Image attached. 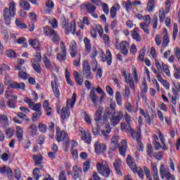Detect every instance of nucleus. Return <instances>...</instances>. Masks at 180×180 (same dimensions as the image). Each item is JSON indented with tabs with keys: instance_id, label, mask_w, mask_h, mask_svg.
<instances>
[{
	"instance_id": "09e8293b",
	"label": "nucleus",
	"mask_w": 180,
	"mask_h": 180,
	"mask_svg": "<svg viewBox=\"0 0 180 180\" xmlns=\"http://www.w3.org/2000/svg\"><path fill=\"white\" fill-rule=\"evenodd\" d=\"M49 23L51 25L53 29H57L58 27V22L56 18H51L49 20Z\"/></svg>"
},
{
	"instance_id": "5701e85b",
	"label": "nucleus",
	"mask_w": 180,
	"mask_h": 180,
	"mask_svg": "<svg viewBox=\"0 0 180 180\" xmlns=\"http://www.w3.org/2000/svg\"><path fill=\"white\" fill-rule=\"evenodd\" d=\"M42 107L46 112V116H51L53 114V108L50 107V103H49V101L45 100L43 103Z\"/></svg>"
},
{
	"instance_id": "20e7f679",
	"label": "nucleus",
	"mask_w": 180,
	"mask_h": 180,
	"mask_svg": "<svg viewBox=\"0 0 180 180\" xmlns=\"http://www.w3.org/2000/svg\"><path fill=\"white\" fill-rule=\"evenodd\" d=\"M56 140L58 143L60 141L63 142V148L64 151H68V147H70V138L68 137V134L65 132V131H58V129L56 130Z\"/></svg>"
},
{
	"instance_id": "a18cd8bd",
	"label": "nucleus",
	"mask_w": 180,
	"mask_h": 180,
	"mask_svg": "<svg viewBox=\"0 0 180 180\" xmlns=\"http://www.w3.org/2000/svg\"><path fill=\"white\" fill-rule=\"evenodd\" d=\"M42 113L43 112L41 111H38L37 112H34L32 114V121L37 122V120H40V117H41Z\"/></svg>"
},
{
	"instance_id": "37998d69",
	"label": "nucleus",
	"mask_w": 180,
	"mask_h": 180,
	"mask_svg": "<svg viewBox=\"0 0 180 180\" xmlns=\"http://www.w3.org/2000/svg\"><path fill=\"white\" fill-rule=\"evenodd\" d=\"M15 25L18 27H20V29H27V25H26L23 21H22L20 19H16L15 20Z\"/></svg>"
},
{
	"instance_id": "2f4dec72",
	"label": "nucleus",
	"mask_w": 180,
	"mask_h": 180,
	"mask_svg": "<svg viewBox=\"0 0 180 180\" xmlns=\"http://www.w3.org/2000/svg\"><path fill=\"white\" fill-rule=\"evenodd\" d=\"M0 123L4 127H8L9 124V119L6 115H0Z\"/></svg>"
},
{
	"instance_id": "72a5a7b5",
	"label": "nucleus",
	"mask_w": 180,
	"mask_h": 180,
	"mask_svg": "<svg viewBox=\"0 0 180 180\" xmlns=\"http://www.w3.org/2000/svg\"><path fill=\"white\" fill-rule=\"evenodd\" d=\"M29 44L37 51H40V42L37 39H30Z\"/></svg>"
},
{
	"instance_id": "603ef678",
	"label": "nucleus",
	"mask_w": 180,
	"mask_h": 180,
	"mask_svg": "<svg viewBox=\"0 0 180 180\" xmlns=\"http://www.w3.org/2000/svg\"><path fill=\"white\" fill-rule=\"evenodd\" d=\"M136 172H134V173L137 172L139 178L141 179H144V172L143 171V169H141V167H136Z\"/></svg>"
},
{
	"instance_id": "473e14b6",
	"label": "nucleus",
	"mask_w": 180,
	"mask_h": 180,
	"mask_svg": "<svg viewBox=\"0 0 180 180\" xmlns=\"http://www.w3.org/2000/svg\"><path fill=\"white\" fill-rule=\"evenodd\" d=\"M121 130L123 133H130L131 129V125L130 124H126V122H121Z\"/></svg>"
},
{
	"instance_id": "cd10ccee",
	"label": "nucleus",
	"mask_w": 180,
	"mask_h": 180,
	"mask_svg": "<svg viewBox=\"0 0 180 180\" xmlns=\"http://www.w3.org/2000/svg\"><path fill=\"white\" fill-rule=\"evenodd\" d=\"M81 172H82V169L80 167H78V166H74L72 167V173L73 179H78V178H79V174H81Z\"/></svg>"
},
{
	"instance_id": "13d9d810",
	"label": "nucleus",
	"mask_w": 180,
	"mask_h": 180,
	"mask_svg": "<svg viewBox=\"0 0 180 180\" xmlns=\"http://www.w3.org/2000/svg\"><path fill=\"white\" fill-rule=\"evenodd\" d=\"M110 129H107L106 131L103 130L101 131V136L108 141L109 140V134L110 133Z\"/></svg>"
},
{
	"instance_id": "b1692460",
	"label": "nucleus",
	"mask_w": 180,
	"mask_h": 180,
	"mask_svg": "<svg viewBox=\"0 0 180 180\" xmlns=\"http://www.w3.org/2000/svg\"><path fill=\"white\" fill-rule=\"evenodd\" d=\"M127 162L129 165V167L131 168V171L133 172H136V168L137 167V165H136V162H134V159L131 158L130 155L127 156Z\"/></svg>"
},
{
	"instance_id": "9d476101",
	"label": "nucleus",
	"mask_w": 180,
	"mask_h": 180,
	"mask_svg": "<svg viewBox=\"0 0 180 180\" xmlns=\"http://www.w3.org/2000/svg\"><path fill=\"white\" fill-rule=\"evenodd\" d=\"M69 53L72 58H75V57H77V54H78V46L77 41L74 39L71 41L69 45Z\"/></svg>"
},
{
	"instance_id": "6e6552de",
	"label": "nucleus",
	"mask_w": 180,
	"mask_h": 180,
	"mask_svg": "<svg viewBox=\"0 0 180 180\" xmlns=\"http://www.w3.org/2000/svg\"><path fill=\"white\" fill-rule=\"evenodd\" d=\"M56 58L58 61H65L67 58V48L64 41H60V53H58Z\"/></svg>"
},
{
	"instance_id": "79ce46f5",
	"label": "nucleus",
	"mask_w": 180,
	"mask_h": 180,
	"mask_svg": "<svg viewBox=\"0 0 180 180\" xmlns=\"http://www.w3.org/2000/svg\"><path fill=\"white\" fill-rule=\"evenodd\" d=\"M146 51H147V50L146 49V46L142 47V49H141L140 52H139V61H140L141 63L144 61V57L146 56Z\"/></svg>"
},
{
	"instance_id": "49530a36",
	"label": "nucleus",
	"mask_w": 180,
	"mask_h": 180,
	"mask_svg": "<svg viewBox=\"0 0 180 180\" xmlns=\"http://www.w3.org/2000/svg\"><path fill=\"white\" fill-rule=\"evenodd\" d=\"M6 105L8 108H10L11 109H15L16 108V101L13 99H9L6 102Z\"/></svg>"
},
{
	"instance_id": "de8ad7c7",
	"label": "nucleus",
	"mask_w": 180,
	"mask_h": 180,
	"mask_svg": "<svg viewBox=\"0 0 180 180\" xmlns=\"http://www.w3.org/2000/svg\"><path fill=\"white\" fill-rule=\"evenodd\" d=\"M5 133L8 139H11L15 133V129L13 128H8L6 129Z\"/></svg>"
},
{
	"instance_id": "bf43d9fd",
	"label": "nucleus",
	"mask_w": 180,
	"mask_h": 180,
	"mask_svg": "<svg viewBox=\"0 0 180 180\" xmlns=\"http://www.w3.org/2000/svg\"><path fill=\"white\" fill-rule=\"evenodd\" d=\"M173 68L174 69V71H175L174 74V78H176V79H179V78H180V69L176 67V65H173Z\"/></svg>"
},
{
	"instance_id": "7ed1b4c3",
	"label": "nucleus",
	"mask_w": 180,
	"mask_h": 180,
	"mask_svg": "<svg viewBox=\"0 0 180 180\" xmlns=\"http://www.w3.org/2000/svg\"><path fill=\"white\" fill-rule=\"evenodd\" d=\"M15 15L16 4H15V1H11L9 4V8L6 7L3 11V18L5 23L10 25L11 22V18H15Z\"/></svg>"
},
{
	"instance_id": "4be33fe9",
	"label": "nucleus",
	"mask_w": 180,
	"mask_h": 180,
	"mask_svg": "<svg viewBox=\"0 0 180 180\" xmlns=\"http://www.w3.org/2000/svg\"><path fill=\"white\" fill-rule=\"evenodd\" d=\"M168 44H169V37L168 36V31L166 28L163 29V41L162 43V46L163 49L168 47Z\"/></svg>"
},
{
	"instance_id": "4468645a",
	"label": "nucleus",
	"mask_w": 180,
	"mask_h": 180,
	"mask_svg": "<svg viewBox=\"0 0 180 180\" xmlns=\"http://www.w3.org/2000/svg\"><path fill=\"white\" fill-rule=\"evenodd\" d=\"M94 149L96 154H101L102 153H105L107 150L106 145L100 143L99 141H96L94 143Z\"/></svg>"
},
{
	"instance_id": "0e129e2a",
	"label": "nucleus",
	"mask_w": 180,
	"mask_h": 180,
	"mask_svg": "<svg viewBox=\"0 0 180 180\" xmlns=\"http://www.w3.org/2000/svg\"><path fill=\"white\" fill-rule=\"evenodd\" d=\"M39 130L41 133H46L47 131V126L42 122H40L39 124Z\"/></svg>"
},
{
	"instance_id": "ddd939ff",
	"label": "nucleus",
	"mask_w": 180,
	"mask_h": 180,
	"mask_svg": "<svg viewBox=\"0 0 180 180\" xmlns=\"http://www.w3.org/2000/svg\"><path fill=\"white\" fill-rule=\"evenodd\" d=\"M65 32L66 34H70V33L75 34V32H77V22H75V20H72L71 24L68 25L65 27Z\"/></svg>"
},
{
	"instance_id": "ea45409f",
	"label": "nucleus",
	"mask_w": 180,
	"mask_h": 180,
	"mask_svg": "<svg viewBox=\"0 0 180 180\" xmlns=\"http://www.w3.org/2000/svg\"><path fill=\"white\" fill-rule=\"evenodd\" d=\"M155 0H148L146 9L148 12H153L155 8Z\"/></svg>"
},
{
	"instance_id": "4d7b16f0",
	"label": "nucleus",
	"mask_w": 180,
	"mask_h": 180,
	"mask_svg": "<svg viewBox=\"0 0 180 180\" xmlns=\"http://www.w3.org/2000/svg\"><path fill=\"white\" fill-rule=\"evenodd\" d=\"M29 132L30 133L31 136H36V133H37V128H36V125H30Z\"/></svg>"
},
{
	"instance_id": "393cba45",
	"label": "nucleus",
	"mask_w": 180,
	"mask_h": 180,
	"mask_svg": "<svg viewBox=\"0 0 180 180\" xmlns=\"http://www.w3.org/2000/svg\"><path fill=\"white\" fill-rule=\"evenodd\" d=\"M81 8H85L86 12L89 13H94V12L96 11V6H95V5L92 4L91 3L84 4L81 6Z\"/></svg>"
},
{
	"instance_id": "c85d7f7f",
	"label": "nucleus",
	"mask_w": 180,
	"mask_h": 180,
	"mask_svg": "<svg viewBox=\"0 0 180 180\" xmlns=\"http://www.w3.org/2000/svg\"><path fill=\"white\" fill-rule=\"evenodd\" d=\"M120 153L122 157L126 156V151H127V141L126 140H122V145L120 147Z\"/></svg>"
},
{
	"instance_id": "680f3d73",
	"label": "nucleus",
	"mask_w": 180,
	"mask_h": 180,
	"mask_svg": "<svg viewBox=\"0 0 180 180\" xmlns=\"http://www.w3.org/2000/svg\"><path fill=\"white\" fill-rule=\"evenodd\" d=\"M131 8H133V4L130 0H127L125 2V9L127 12H131Z\"/></svg>"
},
{
	"instance_id": "1a4fd4ad",
	"label": "nucleus",
	"mask_w": 180,
	"mask_h": 180,
	"mask_svg": "<svg viewBox=\"0 0 180 180\" xmlns=\"http://www.w3.org/2000/svg\"><path fill=\"white\" fill-rule=\"evenodd\" d=\"M100 57L103 63H107L108 65H112V53L109 49L106 50L105 55L103 51H101Z\"/></svg>"
},
{
	"instance_id": "6ab92c4d",
	"label": "nucleus",
	"mask_w": 180,
	"mask_h": 180,
	"mask_svg": "<svg viewBox=\"0 0 180 180\" xmlns=\"http://www.w3.org/2000/svg\"><path fill=\"white\" fill-rule=\"evenodd\" d=\"M124 106L128 113H136L139 111V105L134 107L129 101L125 102Z\"/></svg>"
},
{
	"instance_id": "f03ea898",
	"label": "nucleus",
	"mask_w": 180,
	"mask_h": 180,
	"mask_svg": "<svg viewBox=\"0 0 180 180\" xmlns=\"http://www.w3.org/2000/svg\"><path fill=\"white\" fill-rule=\"evenodd\" d=\"M133 72L127 73L126 71L123 72V75L124 77V81L126 84H128L129 85L131 89H135L136 86L134 84H138L139 83V75L137 74V70H136V67L133 66L132 67Z\"/></svg>"
},
{
	"instance_id": "a19ab883",
	"label": "nucleus",
	"mask_w": 180,
	"mask_h": 180,
	"mask_svg": "<svg viewBox=\"0 0 180 180\" xmlns=\"http://www.w3.org/2000/svg\"><path fill=\"white\" fill-rule=\"evenodd\" d=\"M119 143V136L117 135H114L111 138V147L114 148H117V144Z\"/></svg>"
},
{
	"instance_id": "a211bd4d",
	"label": "nucleus",
	"mask_w": 180,
	"mask_h": 180,
	"mask_svg": "<svg viewBox=\"0 0 180 180\" xmlns=\"http://www.w3.org/2000/svg\"><path fill=\"white\" fill-rule=\"evenodd\" d=\"M80 133L82 135V140H84L86 144H91V141H92L91 133L89 131H85V129H82Z\"/></svg>"
},
{
	"instance_id": "aec40b11",
	"label": "nucleus",
	"mask_w": 180,
	"mask_h": 180,
	"mask_svg": "<svg viewBox=\"0 0 180 180\" xmlns=\"http://www.w3.org/2000/svg\"><path fill=\"white\" fill-rule=\"evenodd\" d=\"M89 98L91 100L94 106H95V108H98V101H99V97L96 95V94H95L94 89H91L90 91Z\"/></svg>"
},
{
	"instance_id": "423d86ee",
	"label": "nucleus",
	"mask_w": 180,
	"mask_h": 180,
	"mask_svg": "<svg viewBox=\"0 0 180 180\" xmlns=\"http://www.w3.org/2000/svg\"><path fill=\"white\" fill-rule=\"evenodd\" d=\"M83 67V75L86 79H92L94 78V74L91 72V65L87 60H84L82 63Z\"/></svg>"
},
{
	"instance_id": "c9c22d12",
	"label": "nucleus",
	"mask_w": 180,
	"mask_h": 180,
	"mask_svg": "<svg viewBox=\"0 0 180 180\" xmlns=\"http://www.w3.org/2000/svg\"><path fill=\"white\" fill-rule=\"evenodd\" d=\"M65 77L66 78L68 84L70 85V86H74V82H72V80L71 79V73L68 72V68H65Z\"/></svg>"
},
{
	"instance_id": "774afa93",
	"label": "nucleus",
	"mask_w": 180,
	"mask_h": 180,
	"mask_svg": "<svg viewBox=\"0 0 180 180\" xmlns=\"http://www.w3.org/2000/svg\"><path fill=\"white\" fill-rule=\"evenodd\" d=\"M174 55L176 57L179 63H180V49H179V48L176 47L174 49Z\"/></svg>"
},
{
	"instance_id": "6e6d98bb",
	"label": "nucleus",
	"mask_w": 180,
	"mask_h": 180,
	"mask_svg": "<svg viewBox=\"0 0 180 180\" xmlns=\"http://www.w3.org/2000/svg\"><path fill=\"white\" fill-rule=\"evenodd\" d=\"M162 68L164 72H165L166 75H167V77H171V72H169V69L168 68V65H167V64L162 63Z\"/></svg>"
},
{
	"instance_id": "7c9ffc66",
	"label": "nucleus",
	"mask_w": 180,
	"mask_h": 180,
	"mask_svg": "<svg viewBox=\"0 0 180 180\" xmlns=\"http://www.w3.org/2000/svg\"><path fill=\"white\" fill-rule=\"evenodd\" d=\"M33 160L35 165H39V169H41V168H43V165H41V162H43V156H41V155H35L33 156Z\"/></svg>"
},
{
	"instance_id": "c03bdc74",
	"label": "nucleus",
	"mask_w": 180,
	"mask_h": 180,
	"mask_svg": "<svg viewBox=\"0 0 180 180\" xmlns=\"http://www.w3.org/2000/svg\"><path fill=\"white\" fill-rule=\"evenodd\" d=\"M115 101L119 106H122V94L120 91H117L115 93Z\"/></svg>"
},
{
	"instance_id": "3c124183",
	"label": "nucleus",
	"mask_w": 180,
	"mask_h": 180,
	"mask_svg": "<svg viewBox=\"0 0 180 180\" xmlns=\"http://www.w3.org/2000/svg\"><path fill=\"white\" fill-rule=\"evenodd\" d=\"M150 25H148V24L146 23H144V22H141L140 24V27L142 30H143V32H145L146 33H147L148 34H150V30L148 29V27Z\"/></svg>"
},
{
	"instance_id": "69168bd1",
	"label": "nucleus",
	"mask_w": 180,
	"mask_h": 180,
	"mask_svg": "<svg viewBox=\"0 0 180 180\" xmlns=\"http://www.w3.org/2000/svg\"><path fill=\"white\" fill-rule=\"evenodd\" d=\"M96 30H97L100 37H102L103 36V27H102V25H97L96 26Z\"/></svg>"
},
{
	"instance_id": "864d4df0",
	"label": "nucleus",
	"mask_w": 180,
	"mask_h": 180,
	"mask_svg": "<svg viewBox=\"0 0 180 180\" xmlns=\"http://www.w3.org/2000/svg\"><path fill=\"white\" fill-rule=\"evenodd\" d=\"M91 168V162L89 160L86 161L83 163V171L84 172H88Z\"/></svg>"
},
{
	"instance_id": "5fc2aeb1",
	"label": "nucleus",
	"mask_w": 180,
	"mask_h": 180,
	"mask_svg": "<svg viewBox=\"0 0 180 180\" xmlns=\"http://www.w3.org/2000/svg\"><path fill=\"white\" fill-rule=\"evenodd\" d=\"M18 77L22 78V79H27V78H30V75L27 74V72L24 71H20L18 72Z\"/></svg>"
},
{
	"instance_id": "2eb2a0df",
	"label": "nucleus",
	"mask_w": 180,
	"mask_h": 180,
	"mask_svg": "<svg viewBox=\"0 0 180 180\" xmlns=\"http://www.w3.org/2000/svg\"><path fill=\"white\" fill-rule=\"evenodd\" d=\"M160 178L162 179H164V178H166L167 180H169V176L171 175V173L169 172V169L167 168H165V166L164 165H161L160 168Z\"/></svg>"
},
{
	"instance_id": "bb28decb",
	"label": "nucleus",
	"mask_w": 180,
	"mask_h": 180,
	"mask_svg": "<svg viewBox=\"0 0 180 180\" xmlns=\"http://www.w3.org/2000/svg\"><path fill=\"white\" fill-rule=\"evenodd\" d=\"M70 108H67V107H63L60 111V117L63 120H65V119H68L70 117Z\"/></svg>"
},
{
	"instance_id": "f257e3e1",
	"label": "nucleus",
	"mask_w": 180,
	"mask_h": 180,
	"mask_svg": "<svg viewBox=\"0 0 180 180\" xmlns=\"http://www.w3.org/2000/svg\"><path fill=\"white\" fill-rule=\"evenodd\" d=\"M102 113H103V107L100 106L97 109L94 115V120L97 127H101L105 124V122L110 120V124L115 127L120 123V120L123 119V111L119 110L116 112V104L111 103L110 107L107 108L104 112L102 120Z\"/></svg>"
},
{
	"instance_id": "0eeeda50",
	"label": "nucleus",
	"mask_w": 180,
	"mask_h": 180,
	"mask_svg": "<svg viewBox=\"0 0 180 180\" xmlns=\"http://www.w3.org/2000/svg\"><path fill=\"white\" fill-rule=\"evenodd\" d=\"M97 169L99 174L104 176V178H109V175H110V168H109V166L98 163Z\"/></svg>"
},
{
	"instance_id": "58836bf2",
	"label": "nucleus",
	"mask_w": 180,
	"mask_h": 180,
	"mask_svg": "<svg viewBox=\"0 0 180 180\" xmlns=\"http://www.w3.org/2000/svg\"><path fill=\"white\" fill-rule=\"evenodd\" d=\"M30 109H32V110H34V112H41V103H32V105L30 107Z\"/></svg>"
},
{
	"instance_id": "f3484780",
	"label": "nucleus",
	"mask_w": 180,
	"mask_h": 180,
	"mask_svg": "<svg viewBox=\"0 0 180 180\" xmlns=\"http://www.w3.org/2000/svg\"><path fill=\"white\" fill-rule=\"evenodd\" d=\"M9 88H13V89H21L22 91H25V88H26V85L25 84L24 82L18 83L16 82H11L9 83L8 89H9Z\"/></svg>"
},
{
	"instance_id": "c756f323",
	"label": "nucleus",
	"mask_w": 180,
	"mask_h": 180,
	"mask_svg": "<svg viewBox=\"0 0 180 180\" xmlns=\"http://www.w3.org/2000/svg\"><path fill=\"white\" fill-rule=\"evenodd\" d=\"M51 86L53 94L56 98H60V90L58 89V85L57 84V81L51 82Z\"/></svg>"
},
{
	"instance_id": "f704fd0d",
	"label": "nucleus",
	"mask_w": 180,
	"mask_h": 180,
	"mask_svg": "<svg viewBox=\"0 0 180 180\" xmlns=\"http://www.w3.org/2000/svg\"><path fill=\"white\" fill-rule=\"evenodd\" d=\"M19 6L24 11H30V4L26 0H21L19 2Z\"/></svg>"
},
{
	"instance_id": "4c0bfd02",
	"label": "nucleus",
	"mask_w": 180,
	"mask_h": 180,
	"mask_svg": "<svg viewBox=\"0 0 180 180\" xmlns=\"http://www.w3.org/2000/svg\"><path fill=\"white\" fill-rule=\"evenodd\" d=\"M84 43L85 46V52L86 54H89V53L91 51V39L86 37L84 39Z\"/></svg>"
},
{
	"instance_id": "a878e982",
	"label": "nucleus",
	"mask_w": 180,
	"mask_h": 180,
	"mask_svg": "<svg viewBox=\"0 0 180 180\" xmlns=\"http://www.w3.org/2000/svg\"><path fill=\"white\" fill-rule=\"evenodd\" d=\"M131 137L134 140H136V141H139L140 140V137H141V129L140 127L137 129V131L136 132L134 129H131Z\"/></svg>"
},
{
	"instance_id": "338daca9",
	"label": "nucleus",
	"mask_w": 180,
	"mask_h": 180,
	"mask_svg": "<svg viewBox=\"0 0 180 180\" xmlns=\"http://www.w3.org/2000/svg\"><path fill=\"white\" fill-rule=\"evenodd\" d=\"M59 180H68L65 170H62L59 174Z\"/></svg>"
},
{
	"instance_id": "052dcab7",
	"label": "nucleus",
	"mask_w": 180,
	"mask_h": 180,
	"mask_svg": "<svg viewBox=\"0 0 180 180\" xmlns=\"http://www.w3.org/2000/svg\"><path fill=\"white\" fill-rule=\"evenodd\" d=\"M177 36H178V24L174 23L173 27V40H176Z\"/></svg>"
},
{
	"instance_id": "dca6fc26",
	"label": "nucleus",
	"mask_w": 180,
	"mask_h": 180,
	"mask_svg": "<svg viewBox=\"0 0 180 180\" xmlns=\"http://www.w3.org/2000/svg\"><path fill=\"white\" fill-rule=\"evenodd\" d=\"M30 63L34 71L37 72V74H41V65H40V61L34 58H32Z\"/></svg>"
},
{
	"instance_id": "8fccbe9b",
	"label": "nucleus",
	"mask_w": 180,
	"mask_h": 180,
	"mask_svg": "<svg viewBox=\"0 0 180 180\" xmlns=\"http://www.w3.org/2000/svg\"><path fill=\"white\" fill-rule=\"evenodd\" d=\"M114 168L117 174V175H120V176H122L123 174L122 173V171L120 170V166L119 165L118 162H115L113 164Z\"/></svg>"
},
{
	"instance_id": "f8f14e48",
	"label": "nucleus",
	"mask_w": 180,
	"mask_h": 180,
	"mask_svg": "<svg viewBox=\"0 0 180 180\" xmlns=\"http://www.w3.org/2000/svg\"><path fill=\"white\" fill-rule=\"evenodd\" d=\"M117 50H120V53L123 54L124 56H127L129 54V50L127 49V47H129V43L126 41H122L120 46L116 45Z\"/></svg>"
},
{
	"instance_id": "e433bc0d",
	"label": "nucleus",
	"mask_w": 180,
	"mask_h": 180,
	"mask_svg": "<svg viewBox=\"0 0 180 180\" xmlns=\"http://www.w3.org/2000/svg\"><path fill=\"white\" fill-rule=\"evenodd\" d=\"M16 137L19 141H22L23 140V129L20 127H16Z\"/></svg>"
},
{
	"instance_id": "9b49d317",
	"label": "nucleus",
	"mask_w": 180,
	"mask_h": 180,
	"mask_svg": "<svg viewBox=\"0 0 180 180\" xmlns=\"http://www.w3.org/2000/svg\"><path fill=\"white\" fill-rule=\"evenodd\" d=\"M44 64H45V67L47 70L55 71V72H58V68L55 63H51V61L49 60V58L45 57L44 58Z\"/></svg>"
},
{
	"instance_id": "412c9836",
	"label": "nucleus",
	"mask_w": 180,
	"mask_h": 180,
	"mask_svg": "<svg viewBox=\"0 0 180 180\" xmlns=\"http://www.w3.org/2000/svg\"><path fill=\"white\" fill-rule=\"evenodd\" d=\"M75 102H77V94L74 93L72 96V98H68L66 101V108L68 109H72L74 108V105H75Z\"/></svg>"
},
{
	"instance_id": "39448f33",
	"label": "nucleus",
	"mask_w": 180,
	"mask_h": 180,
	"mask_svg": "<svg viewBox=\"0 0 180 180\" xmlns=\"http://www.w3.org/2000/svg\"><path fill=\"white\" fill-rule=\"evenodd\" d=\"M44 33L46 36H49L53 43H58L60 41V36L51 27L46 26L44 27Z\"/></svg>"
},
{
	"instance_id": "e2e57ef3",
	"label": "nucleus",
	"mask_w": 180,
	"mask_h": 180,
	"mask_svg": "<svg viewBox=\"0 0 180 180\" xmlns=\"http://www.w3.org/2000/svg\"><path fill=\"white\" fill-rule=\"evenodd\" d=\"M155 41L156 46H161L162 43V37H161V35L156 34L155 38Z\"/></svg>"
}]
</instances>
